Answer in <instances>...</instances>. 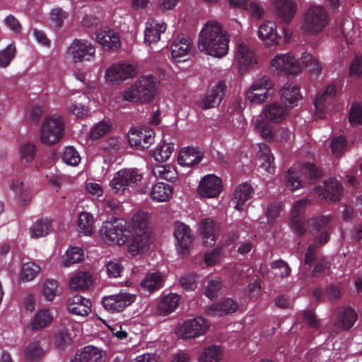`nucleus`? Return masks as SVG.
Returning <instances> with one entry per match:
<instances>
[{
  "label": "nucleus",
  "instance_id": "1",
  "mask_svg": "<svg viewBox=\"0 0 362 362\" xmlns=\"http://www.w3.org/2000/svg\"><path fill=\"white\" fill-rule=\"evenodd\" d=\"M228 42L221 25L216 21H209L199 32L197 47L201 52L220 58L228 53Z\"/></svg>",
  "mask_w": 362,
  "mask_h": 362
},
{
  "label": "nucleus",
  "instance_id": "2",
  "mask_svg": "<svg viewBox=\"0 0 362 362\" xmlns=\"http://www.w3.org/2000/svg\"><path fill=\"white\" fill-rule=\"evenodd\" d=\"M159 82L151 75L140 76L132 86L122 93V98L135 103H147L153 101L158 92Z\"/></svg>",
  "mask_w": 362,
  "mask_h": 362
},
{
  "label": "nucleus",
  "instance_id": "3",
  "mask_svg": "<svg viewBox=\"0 0 362 362\" xmlns=\"http://www.w3.org/2000/svg\"><path fill=\"white\" fill-rule=\"evenodd\" d=\"M329 23V16L325 7L310 6L303 17L301 30L306 34L317 35L322 33Z\"/></svg>",
  "mask_w": 362,
  "mask_h": 362
},
{
  "label": "nucleus",
  "instance_id": "4",
  "mask_svg": "<svg viewBox=\"0 0 362 362\" xmlns=\"http://www.w3.org/2000/svg\"><path fill=\"white\" fill-rule=\"evenodd\" d=\"M336 33L339 40V49L342 57L349 52L356 51V46L360 42V31L351 19L342 20L337 28Z\"/></svg>",
  "mask_w": 362,
  "mask_h": 362
},
{
  "label": "nucleus",
  "instance_id": "5",
  "mask_svg": "<svg viewBox=\"0 0 362 362\" xmlns=\"http://www.w3.org/2000/svg\"><path fill=\"white\" fill-rule=\"evenodd\" d=\"M100 234L107 244L122 245L128 238L126 222L121 218L106 221L100 228Z\"/></svg>",
  "mask_w": 362,
  "mask_h": 362
},
{
  "label": "nucleus",
  "instance_id": "6",
  "mask_svg": "<svg viewBox=\"0 0 362 362\" xmlns=\"http://www.w3.org/2000/svg\"><path fill=\"white\" fill-rule=\"evenodd\" d=\"M64 133V120L57 115L47 116L40 129V141L46 146H52L60 141Z\"/></svg>",
  "mask_w": 362,
  "mask_h": 362
},
{
  "label": "nucleus",
  "instance_id": "7",
  "mask_svg": "<svg viewBox=\"0 0 362 362\" xmlns=\"http://www.w3.org/2000/svg\"><path fill=\"white\" fill-rule=\"evenodd\" d=\"M274 86V82L269 76H262L252 83L246 91L245 98L253 104L264 103L272 97Z\"/></svg>",
  "mask_w": 362,
  "mask_h": 362
},
{
  "label": "nucleus",
  "instance_id": "8",
  "mask_svg": "<svg viewBox=\"0 0 362 362\" xmlns=\"http://www.w3.org/2000/svg\"><path fill=\"white\" fill-rule=\"evenodd\" d=\"M301 175L313 180L320 176V172L312 163L294 165L288 170L286 175V187L291 191H295L303 187Z\"/></svg>",
  "mask_w": 362,
  "mask_h": 362
},
{
  "label": "nucleus",
  "instance_id": "9",
  "mask_svg": "<svg viewBox=\"0 0 362 362\" xmlns=\"http://www.w3.org/2000/svg\"><path fill=\"white\" fill-rule=\"evenodd\" d=\"M142 177V174L137 169H122L114 175L110 185L114 193L122 194L129 187L137 185Z\"/></svg>",
  "mask_w": 362,
  "mask_h": 362
},
{
  "label": "nucleus",
  "instance_id": "10",
  "mask_svg": "<svg viewBox=\"0 0 362 362\" xmlns=\"http://www.w3.org/2000/svg\"><path fill=\"white\" fill-rule=\"evenodd\" d=\"M269 69L275 74L296 75L301 72L302 66L292 52H288L275 55L270 62Z\"/></svg>",
  "mask_w": 362,
  "mask_h": 362
},
{
  "label": "nucleus",
  "instance_id": "11",
  "mask_svg": "<svg viewBox=\"0 0 362 362\" xmlns=\"http://www.w3.org/2000/svg\"><path fill=\"white\" fill-rule=\"evenodd\" d=\"M255 132L265 140L284 142L290 139L291 132L285 127L276 128L274 124L266 122L262 119L255 122Z\"/></svg>",
  "mask_w": 362,
  "mask_h": 362
},
{
  "label": "nucleus",
  "instance_id": "12",
  "mask_svg": "<svg viewBox=\"0 0 362 362\" xmlns=\"http://www.w3.org/2000/svg\"><path fill=\"white\" fill-rule=\"evenodd\" d=\"M137 74L134 66L127 62H119L112 64L105 71L106 81L119 85L127 79L135 76Z\"/></svg>",
  "mask_w": 362,
  "mask_h": 362
},
{
  "label": "nucleus",
  "instance_id": "13",
  "mask_svg": "<svg viewBox=\"0 0 362 362\" xmlns=\"http://www.w3.org/2000/svg\"><path fill=\"white\" fill-rule=\"evenodd\" d=\"M289 107L279 102L272 103L266 105L261 113L253 118L252 124L255 129V122L257 119H262L266 122L279 123L284 120L289 113Z\"/></svg>",
  "mask_w": 362,
  "mask_h": 362
},
{
  "label": "nucleus",
  "instance_id": "14",
  "mask_svg": "<svg viewBox=\"0 0 362 362\" xmlns=\"http://www.w3.org/2000/svg\"><path fill=\"white\" fill-rule=\"evenodd\" d=\"M209 324L202 317L185 321L176 328V334L182 339L196 338L203 335L208 329Z\"/></svg>",
  "mask_w": 362,
  "mask_h": 362
},
{
  "label": "nucleus",
  "instance_id": "15",
  "mask_svg": "<svg viewBox=\"0 0 362 362\" xmlns=\"http://www.w3.org/2000/svg\"><path fill=\"white\" fill-rule=\"evenodd\" d=\"M135 299L134 294L120 291L118 293L104 296L102 298V304L103 308L110 313H119L134 302Z\"/></svg>",
  "mask_w": 362,
  "mask_h": 362
},
{
  "label": "nucleus",
  "instance_id": "16",
  "mask_svg": "<svg viewBox=\"0 0 362 362\" xmlns=\"http://www.w3.org/2000/svg\"><path fill=\"white\" fill-rule=\"evenodd\" d=\"M173 235L178 253L185 256L188 253L189 247L194 241L192 230L185 223L177 221L175 223Z\"/></svg>",
  "mask_w": 362,
  "mask_h": 362
},
{
  "label": "nucleus",
  "instance_id": "17",
  "mask_svg": "<svg viewBox=\"0 0 362 362\" xmlns=\"http://www.w3.org/2000/svg\"><path fill=\"white\" fill-rule=\"evenodd\" d=\"M154 130L146 127L132 128L128 133L130 146L137 149L148 148L154 141Z\"/></svg>",
  "mask_w": 362,
  "mask_h": 362
},
{
  "label": "nucleus",
  "instance_id": "18",
  "mask_svg": "<svg viewBox=\"0 0 362 362\" xmlns=\"http://www.w3.org/2000/svg\"><path fill=\"white\" fill-rule=\"evenodd\" d=\"M258 37L267 47L279 45L281 35L277 31V25L273 21H265L258 27Z\"/></svg>",
  "mask_w": 362,
  "mask_h": 362
},
{
  "label": "nucleus",
  "instance_id": "19",
  "mask_svg": "<svg viewBox=\"0 0 362 362\" xmlns=\"http://www.w3.org/2000/svg\"><path fill=\"white\" fill-rule=\"evenodd\" d=\"M313 192L322 199L337 202L341 197L343 187L337 180L330 178L325 181L322 185L315 187Z\"/></svg>",
  "mask_w": 362,
  "mask_h": 362
},
{
  "label": "nucleus",
  "instance_id": "20",
  "mask_svg": "<svg viewBox=\"0 0 362 362\" xmlns=\"http://www.w3.org/2000/svg\"><path fill=\"white\" fill-rule=\"evenodd\" d=\"M221 180L214 174L203 177L197 187L198 194L204 198H216L222 191Z\"/></svg>",
  "mask_w": 362,
  "mask_h": 362
},
{
  "label": "nucleus",
  "instance_id": "21",
  "mask_svg": "<svg viewBox=\"0 0 362 362\" xmlns=\"http://www.w3.org/2000/svg\"><path fill=\"white\" fill-rule=\"evenodd\" d=\"M235 60L240 71H245L257 63L254 49L243 42H239L236 46Z\"/></svg>",
  "mask_w": 362,
  "mask_h": 362
},
{
  "label": "nucleus",
  "instance_id": "22",
  "mask_svg": "<svg viewBox=\"0 0 362 362\" xmlns=\"http://www.w3.org/2000/svg\"><path fill=\"white\" fill-rule=\"evenodd\" d=\"M308 204L309 200L303 198L295 202L291 209L292 228L300 235H303L306 231L305 222L307 221L304 219L303 216Z\"/></svg>",
  "mask_w": 362,
  "mask_h": 362
},
{
  "label": "nucleus",
  "instance_id": "23",
  "mask_svg": "<svg viewBox=\"0 0 362 362\" xmlns=\"http://www.w3.org/2000/svg\"><path fill=\"white\" fill-rule=\"evenodd\" d=\"M272 9L281 22L288 24L293 19L298 10V4L294 0H274Z\"/></svg>",
  "mask_w": 362,
  "mask_h": 362
},
{
  "label": "nucleus",
  "instance_id": "24",
  "mask_svg": "<svg viewBox=\"0 0 362 362\" xmlns=\"http://www.w3.org/2000/svg\"><path fill=\"white\" fill-rule=\"evenodd\" d=\"M95 52V47L87 40H74L69 48V53L72 56L75 62L83 60L90 61Z\"/></svg>",
  "mask_w": 362,
  "mask_h": 362
},
{
  "label": "nucleus",
  "instance_id": "25",
  "mask_svg": "<svg viewBox=\"0 0 362 362\" xmlns=\"http://www.w3.org/2000/svg\"><path fill=\"white\" fill-rule=\"evenodd\" d=\"M226 90V85L223 81H219L213 86L198 102V106L203 110L214 108L221 102Z\"/></svg>",
  "mask_w": 362,
  "mask_h": 362
},
{
  "label": "nucleus",
  "instance_id": "26",
  "mask_svg": "<svg viewBox=\"0 0 362 362\" xmlns=\"http://www.w3.org/2000/svg\"><path fill=\"white\" fill-rule=\"evenodd\" d=\"M192 43L189 37L183 34L177 35L170 46L173 59L177 62L185 61L184 58L192 53Z\"/></svg>",
  "mask_w": 362,
  "mask_h": 362
},
{
  "label": "nucleus",
  "instance_id": "27",
  "mask_svg": "<svg viewBox=\"0 0 362 362\" xmlns=\"http://www.w3.org/2000/svg\"><path fill=\"white\" fill-rule=\"evenodd\" d=\"M96 40L105 50H116L121 46L118 33L109 28H103L96 32Z\"/></svg>",
  "mask_w": 362,
  "mask_h": 362
},
{
  "label": "nucleus",
  "instance_id": "28",
  "mask_svg": "<svg viewBox=\"0 0 362 362\" xmlns=\"http://www.w3.org/2000/svg\"><path fill=\"white\" fill-rule=\"evenodd\" d=\"M336 95L337 87L334 84L327 86L318 93L314 103L315 116L317 117L322 119L325 117L327 112V103L329 100L335 97Z\"/></svg>",
  "mask_w": 362,
  "mask_h": 362
},
{
  "label": "nucleus",
  "instance_id": "29",
  "mask_svg": "<svg viewBox=\"0 0 362 362\" xmlns=\"http://www.w3.org/2000/svg\"><path fill=\"white\" fill-rule=\"evenodd\" d=\"M336 95L337 87L334 84L327 86L318 93L314 103L315 116L317 117L322 119L325 117L327 112V103L329 100L335 97Z\"/></svg>",
  "mask_w": 362,
  "mask_h": 362
},
{
  "label": "nucleus",
  "instance_id": "30",
  "mask_svg": "<svg viewBox=\"0 0 362 362\" xmlns=\"http://www.w3.org/2000/svg\"><path fill=\"white\" fill-rule=\"evenodd\" d=\"M166 24L153 18H149L146 23L144 42L148 45L157 43L160 35L166 30Z\"/></svg>",
  "mask_w": 362,
  "mask_h": 362
},
{
  "label": "nucleus",
  "instance_id": "31",
  "mask_svg": "<svg viewBox=\"0 0 362 362\" xmlns=\"http://www.w3.org/2000/svg\"><path fill=\"white\" fill-rule=\"evenodd\" d=\"M282 103L289 107V110L298 105V101L302 99L300 86L293 83H285L279 90Z\"/></svg>",
  "mask_w": 362,
  "mask_h": 362
},
{
  "label": "nucleus",
  "instance_id": "32",
  "mask_svg": "<svg viewBox=\"0 0 362 362\" xmlns=\"http://www.w3.org/2000/svg\"><path fill=\"white\" fill-rule=\"evenodd\" d=\"M199 230L202 235L204 243L207 246L214 245L218 235V225L211 218H206L200 222Z\"/></svg>",
  "mask_w": 362,
  "mask_h": 362
},
{
  "label": "nucleus",
  "instance_id": "33",
  "mask_svg": "<svg viewBox=\"0 0 362 362\" xmlns=\"http://www.w3.org/2000/svg\"><path fill=\"white\" fill-rule=\"evenodd\" d=\"M91 301L81 296H74L68 300L69 311L76 315L85 317L91 312Z\"/></svg>",
  "mask_w": 362,
  "mask_h": 362
},
{
  "label": "nucleus",
  "instance_id": "34",
  "mask_svg": "<svg viewBox=\"0 0 362 362\" xmlns=\"http://www.w3.org/2000/svg\"><path fill=\"white\" fill-rule=\"evenodd\" d=\"M254 194V190L251 185L247 183L240 185L234 192L233 202L235 203V208L238 211H242L244 207L248 204Z\"/></svg>",
  "mask_w": 362,
  "mask_h": 362
},
{
  "label": "nucleus",
  "instance_id": "35",
  "mask_svg": "<svg viewBox=\"0 0 362 362\" xmlns=\"http://www.w3.org/2000/svg\"><path fill=\"white\" fill-rule=\"evenodd\" d=\"M71 362H103L102 351L89 345L78 350Z\"/></svg>",
  "mask_w": 362,
  "mask_h": 362
},
{
  "label": "nucleus",
  "instance_id": "36",
  "mask_svg": "<svg viewBox=\"0 0 362 362\" xmlns=\"http://www.w3.org/2000/svg\"><path fill=\"white\" fill-rule=\"evenodd\" d=\"M259 168L264 170L268 175H274L276 167L274 165V157L270 148L265 144L259 145Z\"/></svg>",
  "mask_w": 362,
  "mask_h": 362
},
{
  "label": "nucleus",
  "instance_id": "37",
  "mask_svg": "<svg viewBox=\"0 0 362 362\" xmlns=\"http://www.w3.org/2000/svg\"><path fill=\"white\" fill-rule=\"evenodd\" d=\"M203 158V153L197 148L187 147L180 150L178 163L182 166L190 167L198 164Z\"/></svg>",
  "mask_w": 362,
  "mask_h": 362
},
{
  "label": "nucleus",
  "instance_id": "38",
  "mask_svg": "<svg viewBox=\"0 0 362 362\" xmlns=\"http://www.w3.org/2000/svg\"><path fill=\"white\" fill-rule=\"evenodd\" d=\"M165 277L160 272L148 274L140 284L144 292L151 293L160 289L164 284Z\"/></svg>",
  "mask_w": 362,
  "mask_h": 362
},
{
  "label": "nucleus",
  "instance_id": "39",
  "mask_svg": "<svg viewBox=\"0 0 362 362\" xmlns=\"http://www.w3.org/2000/svg\"><path fill=\"white\" fill-rule=\"evenodd\" d=\"M358 318L354 309L347 307L340 310L334 322L335 327L342 329L351 328Z\"/></svg>",
  "mask_w": 362,
  "mask_h": 362
},
{
  "label": "nucleus",
  "instance_id": "40",
  "mask_svg": "<svg viewBox=\"0 0 362 362\" xmlns=\"http://www.w3.org/2000/svg\"><path fill=\"white\" fill-rule=\"evenodd\" d=\"M52 230V220L49 218H42L34 222L29 228L30 235L32 238L45 237Z\"/></svg>",
  "mask_w": 362,
  "mask_h": 362
},
{
  "label": "nucleus",
  "instance_id": "41",
  "mask_svg": "<svg viewBox=\"0 0 362 362\" xmlns=\"http://www.w3.org/2000/svg\"><path fill=\"white\" fill-rule=\"evenodd\" d=\"M149 218L150 216L147 212H136L132 219V227L134 233L149 235Z\"/></svg>",
  "mask_w": 362,
  "mask_h": 362
},
{
  "label": "nucleus",
  "instance_id": "42",
  "mask_svg": "<svg viewBox=\"0 0 362 362\" xmlns=\"http://www.w3.org/2000/svg\"><path fill=\"white\" fill-rule=\"evenodd\" d=\"M180 297L176 293H168L163 296L157 305L158 311L162 315H168L174 312L179 303Z\"/></svg>",
  "mask_w": 362,
  "mask_h": 362
},
{
  "label": "nucleus",
  "instance_id": "43",
  "mask_svg": "<svg viewBox=\"0 0 362 362\" xmlns=\"http://www.w3.org/2000/svg\"><path fill=\"white\" fill-rule=\"evenodd\" d=\"M53 316L50 310L42 308L39 310L30 323V327L33 330H37L46 327L52 321Z\"/></svg>",
  "mask_w": 362,
  "mask_h": 362
},
{
  "label": "nucleus",
  "instance_id": "44",
  "mask_svg": "<svg viewBox=\"0 0 362 362\" xmlns=\"http://www.w3.org/2000/svg\"><path fill=\"white\" fill-rule=\"evenodd\" d=\"M173 189L167 183L158 182L151 189V197L157 202H164L172 197Z\"/></svg>",
  "mask_w": 362,
  "mask_h": 362
},
{
  "label": "nucleus",
  "instance_id": "45",
  "mask_svg": "<svg viewBox=\"0 0 362 362\" xmlns=\"http://www.w3.org/2000/svg\"><path fill=\"white\" fill-rule=\"evenodd\" d=\"M223 356L222 349L217 345L204 348L199 354L198 362H220Z\"/></svg>",
  "mask_w": 362,
  "mask_h": 362
},
{
  "label": "nucleus",
  "instance_id": "46",
  "mask_svg": "<svg viewBox=\"0 0 362 362\" xmlns=\"http://www.w3.org/2000/svg\"><path fill=\"white\" fill-rule=\"evenodd\" d=\"M238 304L231 298H226L209 308V312L216 315H223L234 313Z\"/></svg>",
  "mask_w": 362,
  "mask_h": 362
},
{
  "label": "nucleus",
  "instance_id": "47",
  "mask_svg": "<svg viewBox=\"0 0 362 362\" xmlns=\"http://www.w3.org/2000/svg\"><path fill=\"white\" fill-rule=\"evenodd\" d=\"M93 282V276L90 272H79L76 274L70 280V288L74 290H85L88 288Z\"/></svg>",
  "mask_w": 362,
  "mask_h": 362
},
{
  "label": "nucleus",
  "instance_id": "48",
  "mask_svg": "<svg viewBox=\"0 0 362 362\" xmlns=\"http://www.w3.org/2000/svg\"><path fill=\"white\" fill-rule=\"evenodd\" d=\"M148 235L135 233L128 245V252L135 256L145 251L148 246Z\"/></svg>",
  "mask_w": 362,
  "mask_h": 362
},
{
  "label": "nucleus",
  "instance_id": "49",
  "mask_svg": "<svg viewBox=\"0 0 362 362\" xmlns=\"http://www.w3.org/2000/svg\"><path fill=\"white\" fill-rule=\"evenodd\" d=\"M89 98L85 95H81L78 100H76L69 105V113L75 115L76 117H82L86 115L89 112L88 103Z\"/></svg>",
  "mask_w": 362,
  "mask_h": 362
},
{
  "label": "nucleus",
  "instance_id": "50",
  "mask_svg": "<svg viewBox=\"0 0 362 362\" xmlns=\"http://www.w3.org/2000/svg\"><path fill=\"white\" fill-rule=\"evenodd\" d=\"M84 252L79 247H71L63 256L62 264L69 267L71 264L80 262L83 259Z\"/></svg>",
  "mask_w": 362,
  "mask_h": 362
},
{
  "label": "nucleus",
  "instance_id": "51",
  "mask_svg": "<svg viewBox=\"0 0 362 362\" xmlns=\"http://www.w3.org/2000/svg\"><path fill=\"white\" fill-rule=\"evenodd\" d=\"M93 216L88 212L79 214L77 221L78 233L84 235H90L93 232Z\"/></svg>",
  "mask_w": 362,
  "mask_h": 362
},
{
  "label": "nucleus",
  "instance_id": "52",
  "mask_svg": "<svg viewBox=\"0 0 362 362\" xmlns=\"http://www.w3.org/2000/svg\"><path fill=\"white\" fill-rule=\"evenodd\" d=\"M173 150L174 146L172 143L163 142L159 144L156 148L152 151V156L156 161L163 162L169 159Z\"/></svg>",
  "mask_w": 362,
  "mask_h": 362
},
{
  "label": "nucleus",
  "instance_id": "53",
  "mask_svg": "<svg viewBox=\"0 0 362 362\" xmlns=\"http://www.w3.org/2000/svg\"><path fill=\"white\" fill-rule=\"evenodd\" d=\"M59 293V284L52 279H46L42 286V294L45 300L47 302H52Z\"/></svg>",
  "mask_w": 362,
  "mask_h": 362
},
{
  "label": "nucleus",
  "instance_id": "54",
  "mask_svg": "<svg viewBox=\"0 0 362 362\" xmlns=\"http://www.w3.org/2000/svg\"><path fill=\"white\" fill-rule=\"evenodd\" d=\"M300 62L308 71L312 74L319 75L321 73L322 66L320 62L310 54L303 53Z\"/></svg>",
  "mask_w": 362,
  "mask_h": 362
},
{
  "label": "nucleus",
  "instance_id": "55",
  "mask_svg": "<svg viewBox=\"0 0 362 362\" xmlns=\"http://www.w3.org/2000/svg\"><path fill=\"white\" fill-rule=\"evenodd\" d=\"M153 173L157 177L171 182L175 181L177 177L176 170L170 165H156L153 168Z\"/></svg>",
  "mask_w": 362,
  "mask_h": 362
},
{
  "label": "nucleus",
  "instance_id": "56",
  "mask_svg": "<svg viewBox=\"0 0 362 362\" xmlns=\"http://www.w3.org/2000/svg\"><path fill=\"white\" fill-rule=\"evenodd\" d=\"M40 270V267L35 262L24 263L21 269V278L24 281H30L37 276Z\"/></svg>",
  "mask_w": 362,
  "mask_h": 362
},
{
  "label": "nucleus",
  "instance_id": "57",
  "mask_svg": "<svg viewBox=\"0 0 362 362\" xmlns=\"http://www.w3.org/2000/svg\"><path fill=\"white\" fill-rule=\"evenodd\" d=\"M330 220V215L313 217L305 222V228L314 231H320L327 227Z\"/></svg>",
  "mask_w": 362,
  "mask_h": 362
},
{
  "label": "nucleus",
  "instance_id": "58",
  "mask_svg": "<svg viewBox=\"0 0 362 362\" xmlns=\"http://www.w3.org/2000/svg\"><path fill=\"white\" fill-rule=\"evenodd\" d=\"M61 157L64 163L71 166L78 165L81 159L78 152L73 146L66 147Z\"/></svg>",
  "mask_w": 362,
  "mask_h": 362
},
{
  "label": "nucleus",
  "instance_id": "59",
  "mask_svg": "<svg viewBox=\"0 0 362 362\" xmlns=\"http://www.w3.org/2000/svg\"><path fill=\"white\" fill-rule=\"evenodd\" d=\"M112 129L110 121L103 120L95 124L90 130V136L93 139H98L109 133Z\"/></svg>",
  "mask_w": 362,
  "mask_h": 362
},
{
  "label": "nucleus",
  "instance_id": "60",
  "mask_svg": "<svg viewBox=\"0 0 362 362\" xmlns=\"http://www.w3.org/2000/svg\"><path fill=\"white\" fill-rule=\"evenodd\" d=\"M15 54L16 47L12 44L8 45L5 49L0 50V67H7L14 58Z\"/></svg>",
  "mask_w": 362,
  "mask_h": 362
},
{
  "label": "nucleus",
  "instance_id": "61",
  "mask_svg": "<svg viewBox=\"0 0 362 362\" xmlns=\"http://www.w3.org/2000/svg\"><path fill=\"white\" fill-rule=\"evenodd\" d=\"M68 17V13L61 8H53L49 14V20L52 25L57 28L62 25L63 21Z\"/></svg>",
  "mask_w": 362,
  "mask_h": 362
},
{
  "label": "nucleus",
  "instance_id": "62",
  "mask_svg": "<svg viewBox=\"0 0 362 362\" xmlns=\"http://www.w3.org/2000/svg\"><path fill=\"white\" fill-rule=\"evenodd\" d=\"M349 122L351 124H362V105L356 103L352 105L349 111Z\"/></svg>",
  "mask_w": 362,
  "mask_h": 362
},
{
  "label": "nucleus",
  "instance_id": "63",
  "mask_svg": "<svg viewBox=\"0 0 362 362\" xmlns=\"http://www.w3.org/2000/svg\"><path fill=\"white\" fill-rule=\"evenodd\" d=\"M107 272L110 277H118L121 275L123 267L121 264V260L115 259L109 261L106 264Z\"/></svg>",
  "mask_w": 362,
  "mask_h": 362
},
{
  "label": "nucleus",
  "instance_id": "64",
  "mask_svg": "<svg viewBox=\"0 0 362 362\" xmlns=\"http://www.w3.org/2000/svg\"><path fill=\"white\" fill-rule=\"evenodd\" d=\"M349 75L354 78L362 76V57L356 56L351 62L349 68Z\"/></svg>",
  "mask_w": 362,
  "mask_h": 362
}]
</instances>
